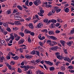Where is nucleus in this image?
I'll return each instance as SVG.
<instances>
[{"label": "nucleus", "instance_id": "f257e3e1", "mask_svg": "<svg viewBox=\"0 0 74 74\" xmlns=\"http://www.w3.org/2000/svg\"><path fill=\"white\" fill-rule=\"evenodd\" d=\"M3 55V53L1 52L0 51V62L1 63H2L3 61V60L5 58H4V56H3L2 57H1V56Z\"/></svg>", "mask_w": 74, "mask_h": 74}, {"label": "nucleus", "instance_id": "f03ea898", "mask_svg": "<svg viewBox=\"0 0 74 74\" xmlns=\"http://www.w3.org/2000/svg\"><path fill=\"white\" fill-rule=\"evenodd\" d=\"M20 67L21 68H23V69H23V70L25 71H27V70H28L29 69V66H21Z\"/></svg>", "mask_w": 74, "mask_h": 74}, {"label": "nucleus", "instance_id": "7ed1b4c3", "mask_svg": "<svg viewBox=\"0 0 74 74\" xmlns=\"http://www.w3.org/2000/svg\"><path fill=\"white\" fill-rule=\"evenodd\" d=\"M33 3L36 5H38L39 4L41 3V1L40 0H36L35 1L33 2Z\"/></svg>", "mask_w": 74, "mask_h": 74}, {"label": "nucleus", "instance_id": "20e7f679", "mask_svg": "<svg viewBox=\"0 0 74 74\" xmlns=\"http://www.w3.org/2000/svg\"><path fill=\"white\" fill-rule=\"evenodd\" d=\"M24 41V39H21L18 41V44H23Z\"/></svg>", "mask_w": 74, "mask_h": 74}, {"label": "nucleus", "instance_id": "39448f33", "mask_svg": "<svg viewBox=\"0 0 74 74\" xmlns=\"http://www.w3.org/2000/svg\"><path fill=\"white\" fill-rule=\"evenodd\" d=\"M25 58L27 59L28 58L31 59L32 58L33 56H29L27 55L25 56Z\"/></svg>", "mask_w": 74, "mask_h": 74}, {"label": "nucleus", "instance_id": "423d86ee", "mask_svg": "<svg viewBox=\"0 0 74 74\" xmlns=\"http://www.w3.org/2000/svg\"><path fill=\"white\" fill-rule=\"evenodd\" d=\"M50 37L51 39L53 40H58L57 38L53 36H50Z\"/></svg>", "mask_w": 74, "mask_h": 74}, {"label": "nucleus", "instance_id": "0eeeda50", "mask_svg": "<svg viewBox=\"0 0 74 74\" xmlns=\"http://www.w3.org/2000/svg\"><path fill=\"white\" fill-rule=\"evenodd\" d=\"M42 26H43V25L42 23H39L37 25V27L38 28H41V27H42Z\"/></svg>", "mask_w": 74, "mask_h": 74}, {"label": "nucleus", "instance_id": "6e6552de", "mask_svg": "<svg viewBox=\"0 0 74 74\" xmlns=\"http://www.w3.org/2000/svg\"><path fill=\"white\" fill-rule=\"evenodd\" d=\"M10 39H12V40H13L14 39V36L13 35V33H12L11 34H10Z\"/></svg>", "mask_w": 74, "mask_h": 74}, {"label": "nucleus", "instance_id": "1a4fd4ad", "mask_svg": "<svg viewBox=\"0 0 74 74\" xmlns=\"http://www.w3.org/2000/svg\"><path fill=\"white\" fill-rule=\"evenodd\" d=\"M60 42L62 45L64 47V44L65 43H66V41L64 40H61Z\"/></svg>", "mask_w": 74, "mask_h": 74}, {"label": "nucleus", "instance_id": "9d476101", "mask_svg": "<svg viewBox=\"0 0 74 74\" xmlns=\"http://www.w3.org/2000/svg\"><path fill=\"white\" fill-rule=\"evenodd\" d=\"M29 28L31 29H34L33 28V24H31V23H30L29 24Z\"/></svg>", "mask_w": 74, "mask_h": 74}, {"label": "nucleus", "instance_id": "9b49d317", "mask_svg": "<svg viewBox=\"0 0 74 74\" xmlns=\"http://www.w3.org/2000/svg\"><path fill=\"white\" fill-rule=\"evenodd\" d=\"M53 49L54 51H57V49H59V47L58 46H55L53 47Z\"/></svg>", "mask_w": 74, "mask_h": 74}, {"label": "nucleus", "instance_id": "f8f14e48", "mask_svg": "<svg viewBox=\"0 0 74 74\" xmlns=\"http://www.w3.org/2000/svg\"><path fill=\"white\" fill-rule=\"evenodd\" d=\"M49 33L50 35H53L54 33H53V31H49Z\"/></svg>", "mask_w": 74, "mask_h": 74}, {"label": "nucleus", "instance_id": "ddd939ff", "mask_svg": "<svg viewBox=\"0 0 74 74\" xmlns=\"http://www.w3.org/2000/svg\"><path fill=\"white\" fill-rule=\"evenodd\" d=\"M57 58H58V59H60V60H62V59H63V57L61 56L60 55H58V56H56Z\"/></svg>", "mask_w": 74, "mask_h": 74}, {"label": "nucleus", "instance_id": "4468645a", "mask_svg": "<svg viewBox=\"0 0 74 74\" xmlns=\"http://www.w3.org/2000/svg\"><path fill=\"white\" fill-rule=\"evenodd\" d=\"M14 23L16 25H21V23L19 21H15L14 22Z\"/></svg>", "mask_w": 74, "mask_h": 74}, {"label": "nucleus", "instance_id": "2eb2a0df", "mask_svg": "<svg viewBox=\"0 0 74 74\" xmlns=\"http://www.w3.org/2000/svg\"><path fill=\"white\" fill-rule=\"evenodd\" d=\"M72 42H73L72 41H70L67 42V44L68 45H69V47H70L71 45H72V44H73V43H72Z\"/></svg>", "mask_w": 74, "mask_h": 74}, {"label": "nucleus", "instance_id": "dca6fc26", "mask_svg": "<svg viewBox=\"0 0 74 74\" xmlns=\"http://www.w3.org/2000/svg\"><path fill=\"white\" fill-rule=\"evenodd\" d=\"M10 55H11L12 56H15V54L12 53V52H11V51L9 52L8 55H9V56H10Z\"/></svg>", "mask_w": 74, "mask_h": 74}, {"label": "nucleus", "instance_id": "f3484780", "mask_svg": "<svg viewBox=\"0 0 74 74\" xmlns=\"http://www.w3.org/2000/svg\"><path fill=\"white\" fill-rule=\"evenodd\" d=\"M0 42L1 44V45H4L5 43V41L3 40H1L0 41Z\"/></svg>", "mask_w": 74, "mask_h": 74}, {"label": "nucleus", "instance_id": "a211bd4d", "mask_svg": "<svg viewBox=\"0 0 74 74\" xmlns=\"http://www.w3.org/2000/svg\"><path fill=\"white\" fill-rule=\"evenodd\" d=\"M3 25L5 27H8V24L7 23H3Z\"/></svg>", "mask_w": 74, "mask_h": 74}, {"label": "nucleus", "instance_id": "6ab92c4d", "mask_svg": "<svg viewBox=\"0 0 74 74\" xmlns=\"http://www.w3.org/2000/svg\"><path fill=\"white\" fill-rule=\"evenodd\" d=\"M19 35H20L21 36H22V37H23L25 36L24 33L22 32H20V33H19Z\"/></svg>", "mask_w": 74, "mask_h": 74}, {"label": "nucleus", "instance_id": "aec40b11", "mask_svg": "<svg viewBox=\"0 0 74 74\" xmlns=\"http://www.w3.org/2000/svg\"><path fill=\"white\" fill-rule=\"evenodd\" d=\"M17 8L20 10H22V7L20 5H18Z\"/></svg>", "mask_w": 74, "mask_h": 74}, {"label": "nucleus", "instance_id": "412c9836", "mask_svg": "<svg viewBox=\"0 0 74 74\" xmlns=\"http://www.w3.org/2000/svg\"><path fill=\"white\" fill-rule=\"evenodd\" d=\"M51 22L52 23H56V22H57V21L56 20H54V19H51Z\"/></svg>", "mask_w": 74, "mask_h": 74}, {"label": "nucleus", "instance_id": "4be33fe9", "mask_svg": "<svg viewBox=\"0 0 74 74\" xmlns=\"http://www.w3.org/2000/svg\"><path fill=\"white\" fill-rule=\"evenodd\" d=\"M61 70L64 71L65 70V67L64 66H61L60 68Z\"/></svg>", "mask_w": 74, "mask_h": 74}, {"label": "nucleus", "instance_id": "5701e85b", "mask_svg": "<svg viewBox=\"0 0 74 74\" xmlns=\"http://www.w3.org/2000/svg\"><path fill=\"white\" fill-rule=\"evenodd\" d=\"M65 12H67V13H68V12H69V9L68 8H66L65 10Z\"/></svg>", "mask_w": 74, "mask_h": 74}, {"label": "nucleus", "instance_id": "b1692460", "mask_svg": "<svg viewBox=\"0 0 74 74\" xmlns=\"http://www.w3.org/2000/svg\"><path fill=\"white\" fill-rule=\"evenodd\" d=\"M63 59L64 60H66V61L69 60V57H65Z\"/></svg>", "mask_w": 74, "mask_h": 74}, {"label": "nucleus", "instance_id": "393cba45", "mask_svg": "<svg viewBox=\"0 0 74 74\" xmlns=\"http://www.w3.org/2000/svg\"><path fill=\"white\" fill-rule=\"evenodd\" d=\"M38 48L39 49H40V51L43 52V51H44V49H42V48H41L40 47H38Z\"/></svg>", "mask_w": 74, "mask_h": 74}, {"label": "nucleus", "instance_id": "a878e982", "mask_svg": "<svg viewBox=\"0 0 74 74\" xmlns=\"http://www.w3.org/2000/svg\"><path fill=\"white\" fill-rule=\"evenodd\" d=\"M16 37V41H18V40H19V38H20V36H18Z\"/></svg>", "mask_w": 74, "mask_h": 74}, {"label": "nucleus", "instance_id": "bb28decb", "mask_svg": "<svg viewBox=\"0 0 74 74\" xmlns=\"http://www.w3.org/2000/svg\"><path fill=\"white\" fill-rule=\"evenodd\" d=\"M50 71H53V70H55V68L53 67H50L49 68Z\"/></svg>", "mask_w": 74, "mask_h": 74}, {"label": "nucleus", "instance_id": "cd10ccee", "mask_svg": "<svg viewBox=\"0 0 74 74\" xmlns=\"http://www.w3.org/2000/svg\"><path fill=\"white\" fill-rule=\"evenodd\" d=\"M63 49L64 50V52L65 53V54H67V53H68L67 51V49Z\"/></svg>", "mask_w": 74, "mask_h": 74}, {"label": "nucleus", "instance_id": "c85d7f7f", "mask_svg": "<svg viewBox=\"0 0 74 74\" xmlns=\"http://www.w3.org/2000/svg\"><path fill=\"white\" fill-rule=\"evenodd\" d=\"M57 21L58 22H61V23H62L63 21H62V19L60 18H58L57 19Z\"/></svg>", "mask_w": 74, "mask_h": 74}, {"label": "nucleus", "instance_id": "c756f323", "mask_svg": "<svg viewBox=\"0 0 74 74\" xmlns=\"http://www.w3.org/2000/svg\"><path fill=\"white\" fill-rule=\"evenodd\" d=\"M52 15V12L51 11H50L48 14V16H50L51 15Z\"/></svg>", "mask_w": 74, "mask_h": 74}, {"label": "nucleus", "instance_id": "7c9ffc66", "mask_svg": "<svg viewBox=\"0 0 74 74\" xmlns=\"http://www.w3.org/2000/svg\"><path fill=\"white\" fill-rule=\"evenodd\" d=\"M6 30H7V31H8V32H11V29L9 27H8L7 28Z\"/></svg>", "mask_w": 74, "mask_h": 74}, {"label": "nucleus", "instance_id": "2f4dec72", "mask_svg": "<svg viewBox=\"0 0 74 74\" xmlns=\"http://www.w3.org/2000/svg\"><path fill=\"white\" fill-rule=\"evenodd\" d=\"M71 34H73V33H74V28H72V30L71 31Z\"/></svg>", "mask_w": 74, "mask_h": 74}, {"label": "nucleus", "instance_id": "473e14b6", "mask_svg": "<svg viewBox=\"0 0 74 74\" xmlns=\"http://www.w3.org/2000/svg\"><path fill=\"white\" fill-rule=\"evenodd\" d=\"M31 54H32V55H35L36 54V51H35L34 50L32 51V52L31 53Z\"/></svg>", "mask_w": 74, "mask_h": 74}, {"label": "nucleus", "instance_id": "72a5a7b5", "mask_svg": "<svg viewBox=\"0 0 74 74\" xmlns=\"http://www.w3.org/2000/svg\"><path fill=\"white\" fill-rule=\"evenodd\" d=\"M36 54L38 56H40V52L39 51H36Z\"/></svg>", "mask_w": 74, "mask_h": 74}, {"label": "nucleus", "instance_id": "f704fd0d", "mask_svg": "<svg viewBox=\"0 0 74 74\" xmlns=\"http://www.w3.org/2000/svg\"><path fill=\"white\" fill-rule=\"evenodd\" d=\"M44 22L46 23H48V20L47 18H45L44 19Z\"/></svg>", "mask_w": 74, "mask_h": 74}, {"label": "nucleus", "instance_id": "c9c22d12", "mask_svg": "<svg viewBox=\"0 0 74 74\" xmlns=\"http://www.w3.org/2000/svg\"><path fill=\"white\" fill-rule=\"evenodd\" d=\"M11 10H8L7 12V14L8 15V14H11Z\"/></svg>", "mask_w": 74, "mask_h": 74}, {"label": "nucleus", "instance_id": "e433bc0d", "mask_svg": "<svg viewBox=\"0 0 74 74\" xmlns=\"http://www.w3.org/2000/svg\"><path fill=\"white\" fill-rule=\"evenodd\" d=\"M44 12V10L41 9L40 10V14H43Z\"/></svg>", "mask_w": 74, "mask_h": 74}, {"label": "nucleus", "instance_id": "4c0bfd02", "mask_svg": "<svg viewBox=\"0 0 74 74\" xmlns=\"http://www.w3.org/2000/svg\"><path fill=\"white\" fill-rule=\"evenodd\" d=\"M68 69H73V66L72 65H71L68 67Z\"/></svg>", "mask_w": 74, "mask_h": 74}, {"label": "nucleus", "instance_id": "58836bf2", "mask_svg": "<svg viewBox=\"0 0 74 74\" xmlns=\"http://www.w3.org/2000/svg\"><path fill=\"white\" fill-rule=\"evenodd\" d=\"M51 40H48L47 41V44H49V43L50 44L51 43Z\"/></svg>", "mask_w": 74, "mask_h": 74}, {"label": "nucleus", "instance_id": "ea45409f", "mask_svg": "<svg viewBox=\"0 0 74 74\" xmlns=\"http://www.w3.org/2000/svg\"><path fill=\"white\" fill-rule=\"evenodd\" d=\"M13 30H14V31H16L17 30H18V28L16 27L15 28H13Z\"/></svg>", "mask_w": 74, "mask_h": 74}, {"label": "nucleus", "instance_id": "a19ab883", "mask_svg": "<svg viewBox=\"0 0 74 74\" xmlns=\"http://www.w3.org/2000/svg\"><path fill=\"white\" fill-rule=\"evenodd\" d=\"M10 63H11V64H12V65H14L15 64V62L13 61H11V62H10Z\"/></svg>", "mask_w": 74, "mask_h": 74}, {"label": "nucleus", "instance_id": "79ce46f5", "mask_svg": "<svg viewBox=\"0 0 74 74\" xmlns=\"http://www.w3.org/2000/svg\"><path fill=\"white\" fill-rule=\"evenodd\" d=\"M25 5H28V6H29V5H28V4H29V1L28 0H27L25 2Z\"/></svg>", "mask_w": 74, "mask_h": 74}, {"label": "nucleus", "instance_id": "37998d69", "mask_svg": "<svg viewBox=\"0 0 74 74\" xmlns=\"http://www.w3.org/2000/svg\"><path fill=\"white\" fill-rule=\"evenodd\" d=\"M3 33L5 35H6V34L8 33V32L6 31H4Z\"/></svg>", "mask_w": 74, "mask_h": 74}, {"label": "nucleus", "instance_id": "c03bdc74", "mask_svg": "<svg viewBox=\"0 0 74 74\" xmlns=\"http://www.w3.org/2000/svg\"><path fill=\"white\" fill-rule=\"evenodd\" d=\"M37 63H39V62H40V60L38 59H37L35 61Z\"/></svg>", "mask_w": 74, "mask_h": 74}, {"label": "nucleus", "instance_id": "a18cd8bd", "mask_svg": "<svg viewBox=\"0 0 74 74\" xmlns=\"http://www.w3.org/2000/svg\"><path fill=\"white\" fill-rule=\"evenodd\" d=\"M30 35L31 36H34L35 34L34 32H31V33H30Z\"/></svg>", "mask_w": 74, "mask_h": 74}, {"label": "nucleus", "instance_id": "49530a36", "mask_svg": "<svg viewBox=\"0 0 74 74\" xmlns=\"http://www.w3.org/2000/svg\"><path fill=\"white\" fill-rule=\"evenodd\" d=\"M8 24H10V25H14V23H11V22H8Z\"/></svg>", "mask_w": 74, "mask_h": 74}, {"label": "nucleus", "instance_id": "de8ad7c7", "mask_svg": "<svg viewBox=\"0 0 74 74\" xmlns=\"http://www.w3.org/2000/svg\"><path fill=\"white\" fill-rule=\"evenodd\" d=\"M18 12V10L16 9L14 10L13 12V13H16Z\"/></svg>", "mask_w": 74, "mask_h": 74}, {"label": "nucleus", "instance_id": "09e8293b", "mask_svg": "<svg viewBox=\"0 0 74 74\" xmlns=\"http://www.w3.org/2000/svg\"><path fill=\"white\" fill-rule=\"evenodd\" d=\"M20 58H21V59H23V58H25V57H24V56H23V55L22 54L21 55V56H20Z\"/></svg>", "mask_w": 74, "mask_h": 74}, {"label": "nucleus", "instance_id": "8fccbe9b", "mask_svg": "<svg viewBox=\"0 0 74 74\" xmlns=\"http://www.w3.org/2000/svg\"><path fill=\"white\" fill-rule=\"evenodd\" d=\"M4 31V29H2V28L1 29H0V32H2V33H3Z\"/></svg>", "mask_w": 74, "mask_h": 74}, {"label": "nucleus", "instance_id": "3c124183", "mask_svg": "<svg viewBox=\"0 0 74 74\" xmlns=\"http://www.w3.org/2000/svg\"><path fill=\"white\" fill-rule=\"evenodd\" d=\"M35 16L36 18H37V19L38 20H39L40 19L39 18H38V15L36 14L35 15Z\"/></svg>", "mask_w": 74, "mask_h": 74}, {"label": "nucleus", "instance_id": "603ef678", "mask_svg": "<svg viewBox=\"0 0 74 74\" xmlns=\"http://www.w3.org/2000/svg\"><path fill=\"white\" fill-rule=\"evenodd\" d=\"M18 15H14V19H16H16H17V18H18Z\"/></svg>", "mask_w": 74, "mask_h": 74}, {"label": "nucleus", "instance_id": "864d4df0", "mask_svg": "<svg viewBox=\"0 0 74 74\" xmlns=\"http://www.w3.org/2000/svg\"><path fill=\"white\" fill-rule=\"evenodd\" d=\"M55 55L56 56H58V55H60V53L59 52H57L56 53Z\"/></svg>", "mask_w": 74, "mask_h": 74}, {"label": "nucleus", "instance_id": "5fc2aeb1", "mask_svg": "<svg viewBox=\"0 0 74 74\" xmlns=\"http://www.w3.org/2000/svg\"><path fill=\"white\" fill-rule=\"evenodd\" d=\"M19 59V57L17 56L14 57V60H18Z\"/></svg>", "mask_w": 74, "mask_h": 74}, {"label": "nucleus", "instance_id": "6e6d98bb", "mask_svg": "<svg viewBox=\"0 0 74 74\" xmlns=\"http://www.w3.org/2000/svg\"><path fill=\"white\" fill-rule=\"evenodd\" d=\"M52 42L53 43V44L54 45H56V44H58V43L55 41H52Z\"/></svg>", "mask_w": 74, "mask_h": 74}, {"label": "nucleus", "instance_id": "4d7b16f0", "mask_svg": "<svg viewBox=\"0 0 74 74\" xmlns=\"http://www.w3.org/2000/svg\"><path fill=\"white\" fill-rule=\"evenodd\" d=\"M28 42H31V39H30V37H29L28 38Z\"/></svg>", "mask_w": 74, "mask_h": 74}, {"label": "nucleus", "instance_id": "13d9d810", "mask_svg": "<svg viewBox=\"0 0 74 74\" xmlns=\"http://www.w3.org/2000/svg\"><path fill=\"white\" fill-rule=\"evenodd\" d=\"M19 46L20 47H26V46L25 45L23 44L20 45Z\"/></svg>", "mask_w": 74, "mask_h": 74}, {"label": "nucleus", "instance_id": "bf43d9fd", "mask_svg": "<svg viewBox=\"0 0 74 74\" xmlns=\"http://www.w3.org/2000/svg\"><path fill=\"white\" fill-rule=\"evenodd\" d=\"M31 31H29L28 30H27L26 31V33H29V34H30Z\"/></svg>", "mask_w": 74, "mask_h": 74}, {"label": "nucleus", "instance_id": "052dcab7", "mask_svg": "<svg viewBox=\"0 0 74 74\" xmlns=\"http://www.w3.org/2000/svg\"><path fill=\"white\" fill-rule=\"evenodd\" d=\"M61 11V9H57V10L56 11V12H59L60 11Z\"/></svg>", "mask_w": 74, "mask_h": 74}, {"label": "nucleus", "instance_id": "680f3d73", "mask_svg": "<svg viewBox=\"0 0 74 74\" xmlns=\"http://www.w3.org/2000/svg\"><path fill=\"white\" fill-rule=\"evenodd\" d=\"M21 71H22V70L20 68L18 69V73H21Z\"/></svg>", "mask_w": 74, "mask_h": 74}, {"label": "nucleus", "instance_id": "e2e57ef3", "mask_svg": "<svg viewBox=\"0 0 74 74\" xmlns=\"http://www.w3.org/2000/svg\"><path fill=\"white\" fill-rule=\"evenodd\" d=\"M29 5L30 6H32V5H33V2H30L29 3Z\"/></svg>", "mask_w": 74, "mask_h": 74}, {"label": "nucleus", "instance_id": "0e129e2a", "mask_svg": "<svg viewBox=\"0 0 74 74\" xmlns=\"http://www.w3.org/2000/svg\"><path fill=\"white\" fill-rule=\"evenodd\" d=\"M69 72H70V73H74V70L69 69Z\"/></svg>", "mask_w": 74, "mask_h": 74}, {"label": "nucleus", "instance_id": "69168bd1", "mask_svg": "<svg viewBox=\"0 0 74 74\" xmlns=\"http://www.w3.org/2000/svg\"><path fill=\"white\" fill-rule=\"evenodd\" d=\"M56 33H59L60 32V31L58 30H56Z\"/></svg>", "mask_w": 74, "mask_h": 74}, {"label": "nucleus", "instance_id": "338daca9", "mask_svg": "<svg viewBox=\"0 0 74 74\" xmlns=\"http://www.w3.org/2000/svg\"><path fill=\"white\" fill-rule=\"evenodd\" d=\"M38 15H39V16H43V15L42 14V13H38Z\"/></svg>", "mask_w": 74, "mask_h": 74}, {"label": "nucleus", "instance_id": "774afa93", "mask_svg": "<svg viewBox=\"0 0 74 74\" xmlns=\"http://www.w3.org/2000/svg\"><path fill=\"white\" fill-rule=\"evenodd\" d=\"M58 74H64V73L62 72H58Z\"/></svg>", "mask_w": 74, "mask_h": 74}]
</instances>
